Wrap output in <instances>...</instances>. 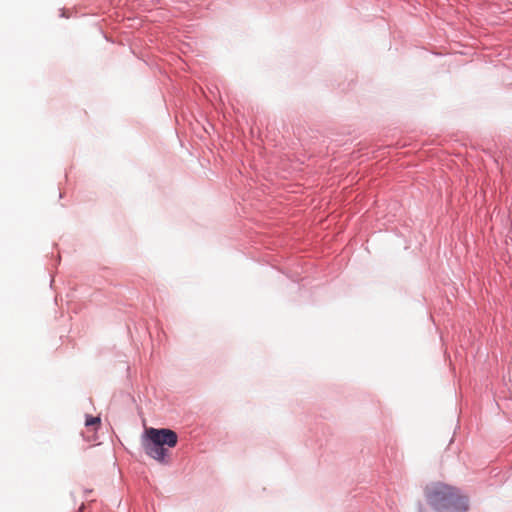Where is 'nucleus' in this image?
<instances>
[{
    "label": "nucleus",
    "mask_w": 512,
    "mask_h": 512,
    "mask_svg": "<svg viewBox=\"0 0 512 512\" xmlns=\"http://www.w3.org/2000/svg\"><path fill=\"white\" fill-rule=\"evenodd\" d=\"M425 495L430 506L437 512H465L468 500L459 490L443 483L428 486Z\"/></svg>",
    "instance_id": "1"
},
{
    "label": "nucleus",
    "mask_w": 512,
    "mask_h": 512,
    "mask_svg": "<svg viewBox=\"0 0 512 512\" xmlns=\"http://www.w3.org/2000/svg\"><path fill=\"white\" fill-rule=\"evenodd\" d=\"M145 435L153 440L156 445L162 446L163 448H173L178 442L176 432L167 428H148L145 431Z\"/></svg>",
    "instance_id": "2"
},
{
    "label": "nucleus",
    "mask_w": 512,
    "mask_h": 512,
    "mask_svg": "<svg viewBox=\"0 0 512 512\" xmlns=\"http://www.w3.org/2000/svg\"><path fill=\"white\" fill-rule=\"evenodd\" d=\"M143 447L148 456L155 459L158 462H166L169 450L162 446L156 445V443L145 435L143 440Z\"/></svg>",
    "instance_id": "3"
},
{
    "label": "nucleus",
    "mask_w": 512,
    "mask_h": 512,
    "mask_svg": "<svg viewBox=\"0 0 512 512\" xmlns=\"http://www.w3.org/2000/svg\"><path fill=\"white\" fill-rule=\"evenodd\" d=\"M101 423L100 417L87 416L85 420V425L87 427H95L97 428Z\"/></svg>",
    "instance_id": "4"
}]
</instances>
